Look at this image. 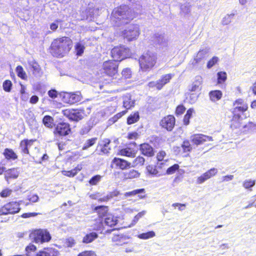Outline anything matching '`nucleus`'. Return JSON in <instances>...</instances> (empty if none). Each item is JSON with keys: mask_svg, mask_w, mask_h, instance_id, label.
<instances>
[{"mask_svg": "<svg viewBox=\"0 0 256 256\" xmlns=\"http://www.w3.org/2000/svg\"><path fill=\"white\" fill-rule=\"evenodd\" d=\"M234 108L232 110V118L230 120V128L232 129H240V132L246 133L252 131L256 126V124L250 122L242 125L241 121V114L244 113L248 108V104L244 99L239 98L233 102Z\"/></svg>", "mask_w": 256, "mask_h": 256, "instance_id": "nucleus-1", "label": "nucleus"}, {"mask_svg": "<svg viewBox=\"0 0 256 256\" xmlns=\"http://www.w3.org/2000/svg\"><path fill=\"white\" fill-rule=\"evenodd\" d=\"M134 18L132 10L126 4H122L113 9L110 20L114 26H120L130 23Z\"/></svg>", "mask_w": 256, "mask_h": 256, "instance_id": "nucleus-2", "label": "nucleus"}, {"mask_svg": "<svg viewBox=\"0 0 256 256\" xmlns=\"http://www.w3.org/2000/svg\"><path fill=\"white\" fill-rule=\"evenodd\" d=\"M72 40L68 36H62L54 39L50 46V52L56 58H62L71 50Z\"/></svg>", "mask_w": 256, "mask_h": 256, "instance_id": "nucleus-3", "label": "nucleus"}, {"mask_svg": "<svg viewBox=\"0 0 256 256\" xmlns=\"http://www.w3.org/2000/svg\"><path fill=\"white\" fill-rule=\"evenodd\" d=\"M157 60L155 52L147 51L143 53L138 59L140 68L143 71H150L156 65Z\"/></svg>", "mask_w": 256, "mask_h": 256, "instance_id": "nucleus-4", "label": "nucleus"}, {"mask_svg": "<svg viewBox=\"0 0 256 256\" xmlns=\"http://www.w3.org/2000/svg\"><path fill=\"white\" fill-rule=\"evenodd\" d=\"M110 54L113 60L120 62L130 56V49L124 46H117L112 49Z\"/></svg>", "mask_w": 256, "mask_h": 256, "instance_id": "nucleus-5", "label": "nucleus"}, {"mask_svg": "<svg viewBox=\"0 0 256 256\" xmlns=\"http://www.w3.org/2000/svg\"><path fill=\"white\" fill-rule=\"evenodd\" d=\"M62 114L70 120L78 122L86 116L84 108H66L62 110Z\"/></svg>", "mask_w": 256, "mask_h": 256, "instance_id": "nucleus-6", "label": "nucleus"}, {"mask_svg": "<svg viewBox=\"0 0 256 256\" xmlns=\"http://www.w3.org/2000/svg\"><path fill=\"white\" fill-rule=\"evenodd\" d=\"M118 64L113 60L104 61L102 64V74L112 78L118 72Z\"/></svg>", "mask_w": 256, "mask_h": 256, "instance_id": "nucleus-7", "label": "nucleus"}, {"mask_svg": "<svg viewBox=\"0 0 256 256\" xmlns=\"http://www.w3.org/2000/svg\"><path fill=\"white\" fill-rule=\"evenodd\" d=\"M22 201L9 202L0 207V216L14 214L20 210V205Z\"/></svg>", "mask_w": 256, "mask_h": 256, "instance_id": "nucleus-8", "label": "nucleus"}, {"mask_svg": "<svg viewBox=\"0 0 256 256\" xmlns=\"http://www.w3.org/2000/svg\"><path fill=\"white\" fill-rule=\"evenodd\" d=\"M72 133L70 124L68 122H58L54 126L53 134L55 136H66Z\"/></svg>", "mask_w": 256, "mask_h": 256, "instance_id": "nucleus-9", "label": "nucleus"}, {"mask_svg": "<svg viewBox=\"0 0 256 256\" xmlns=\"http://www.w3.org/2000/svg\"><path fill=\"white\" fill-rule=\"evenodd\" d=\"M31 236L36 243L47 242H50L52 238L50 232L46 230H35L32 232Z\"/></svg>", "mask_w": 256, "mask_h": 256, "instance_id": "nucleus-10", "label": "nucleus"}, {"mask_svg": "<svg viewBox=\"0 0 256 256\" xmlns=\"http://www.w3.org/2000/svg\"><path fill=\"white\" fill-rule=\"evenodd\" d=\"M176 119L172 114L163 116L159 122V126L162 130L168 132H172L176 126Z\"/></svg>", "mask_w": 256, "mask_h": 256, "instance_id": "nucleus-11", "label": "nucleus"}, {"mask_svg": "<svg viewBox=\"0 0 256 256\" xmlns=\"http://www.w3.org/2000/svg\"><path fill=\"white\" fill-rule=\"evenodd\" d=\"M140 34L138 25L132 24L122 32V36L128 41H132L136 40Z\"/></svg>", "mask_w": 256, "mask_h": 256, "instance_id": "nucleus-12", "label": "nucleus"}, {"mask_svg": "<svg viewBox=\"0 0 256 256\" xmlns=\"http://www.w3.org/2000/svg\"><path fill=\"white\" fill-rule=\"evenodd\" d=\"M111 140L106 138L98 143L96 150L98 152L100 155L108 154L110 153L112 148L110 146Z\"/></svg>", "mask_w": 256, "mask_h": 256, "instance_id": "nucleus-13", "label": "nucleus"}, {"mask_svg": "<svg viewBox=\"0 0 256 256\" xmlns=\"http://www.w3.org/2000/svg\"><path fill=\"white\" fill-rule=\"evenodd\" d=\"M190 140L193 144L198 146L204 142L212 140V138L200 134H194L190 136Z\"/></svg>", "mask_w": 256, "mask_h": 256, "instance_id": "nucleus-14", "label": "nucleus"}, {"mask_svg": "<svg viewBox=\"0 0 256 256\" xmlns=\"http://www.w3.org/2000/svg\"><path fill=\"white\" fill-rule=\"evenodd\" d=\"M112 165L114 166L116 168L121 170H124L132 166L130 162L122 158L116 157L112 160Z\"/></svg>", "mask_w": 256, "mask_h": 256, "instance_id": "nucleus-15", "label": "nucleus"}, {"mask_svg": "<svg viewBox=\"0 0 256 256\" xmlns=\"http://www.w3.org/2000/svg\"><path fill=\"white\" fill-rule=\"evenodd\" d=\"M200 82L198 81H196L192 84L191 86L188 89L187 96L189 97L192 102H194L198 98L197 92L200 90Z\"/></svg>", "mask_w": 256, "mask_h": 256, "instance_id": "nucleus-16", "label": "nucleus"}, {"mask_svg": "<svg viewBox=\"0 0 256 256\" xmlns=\"http://www.w3.org/2000/svg\"><path fill=\"white\" fill-rule=\"evenodd\" d=\"M35 141L34 140L24 139L20 142V152L23 155H29L30 152L28 148L30 147Z\"/></svg>", "mask_w": 256, "mask_h": 256, "instance_id": "nucleus-17", "label": "nucleus"}, {"mask_svg": "<svg viewBox=\"0 0 256 256\" xmlns=\"http://www.w3.org/2000/svg\"><path fill=\"white\" fill-rule=\"evenodd\" d=\"M65 102L72 104L78 102L81 100L80 95L72 92H66L63 97Z\"/></svg>", "mask_w": 256, "mask_h": 256, "instance_id": "nucleus-18", "label": "nucleus"}, {"mask_svg": "<svg viewBox=\"0 0 256 256\" xmlns=\"http://www.w3.org/2000/svg\"><path fill=\"white\" fill-rule=\"evenodd\" d=\"M93 212H96L97 214L98 218L102 220L104 218H106L108 214V207L106 206H95L93 210ZM102 226V221L100 222Z\"/></svg>", "mask_w": 256, "mask_h": 256, "instance_id": "nucleus-19", "label": "nucleus"}, {"mask_svg": "<svg viewBox=\"0 0 256 256\" xmlns=\"http://www.w3.org/2000/svg\"><path fill=\"white\" fill-rule=\"evenodd\" d=\"M58 251L52 248H44L39 250L34 256H58Z\"/></svg>", "mask_w": 256, "mask_h": 256, "instance_id": "nucleus-20", "label": "nucleus"}, {"mask_svg": "<svg viewBox=\"0 0 256 256\" xmlns=\"http://www.w3.org/2000/svg\"><path fill=\"white\" fill-rule=\"evenodd\" d=\"M140 150L142 154L148 157L153 156L154 154L153 148L148 143L140 144Z\"/></svg>", "mask_w": 256, "mask_h": 256, "instance_id": "nucleus-21", "label": "nucleus"}, {"mask_svg": "<svg viewBox=\"0 0 256 256\" xmlns=\"http://www.w3.org/2000/svg\"><path fill=\"white\" fill-rule=\"evenodd\" d=\"M182 151L180 150L181 154H182L184 157H188L190 156V152L192 150V147L188 140H183L181 144Z\"/></svg>", "mask_w": 256, "mask_h": 256, "instance_id": "nucleus-22", "label": "nucleus"}, {"mask_svg": "<svg viewBox=\"0 0 256 256\" xmlns=\"http://www.w3.org/2000/svg\"><path fill=\"white\" fill-rule=\"evenodd\" d=\"M122 106L127 111L134 106V100H132L130 94H128L123 96Z\"/></svg>", "mask_w": 256, "mask_h": 256, "instance_id": "nucleus-23", "label": "nucleus"}, {"mask_svg": "<svg viewBox=\"0 0 256 256\" xmlns=\"http://www.w3.org/2000/svg\"><path fill=\"white\" fill-rule=\"evenodd\" d=\"M136 151L134 149L126 147L120 149L118 153V155L125 156L129 158H134L136 156Z\"/></svg>", "mask_w": 256, "mask_h": 256, "instance_id": "nucleus-24", "label": "nucleus"}, {"mask_svg": "<svg viewBox=\"0 0 256 256\" xmlns=\"http://www.w3.org/2000/svg\"><path fill=\"white\" fill-rule=\"evenodd\" d=\"M222 92L220 90H212L208 92L210 100L212 102L220 100L222 97Z\"/></svg>", "mask_w": 256, "mask_h": 256, "instance_id": "nucleus-25", "label": "nucleus"}, {"mask_svg": "<svg viewBox=\"0 0 256 256\" xmlns=\"http://www.w3.org/2000/svg\"><path fill=\"white\" fill-rule=\"evenodd\" d=\"M3 155L4 158L8 160H16L18 158V156L16 154L11 148H6L4 150Z\"/></svg>", "mask_w": 256, "mask_h": 256, "instance_id": "nucleus-26", "label": "nucleus"}, {"mask_svg": "<svg viewBox=\"0 0 256 256\" xmlns=\"http://www.w3.org/2000/svg\"><path fill=\"white\" fill-rule=\"evenodd\" d=\"M206 52L204 50H200L196 54L192 61V64L194 66L200 64L205 58Z\"/></svg>", "mask_w": 256, "mask_h": 256, "instance_id": "nucleus-27", "label": "nucleus"}, {"mask_svg": "<svg viewBox=\"0 0 256 256\" xmlns=\"http://www.w3.org/2000/svg\"><path fill=\"white\" fill-rule=\"evenodd\" d=\"M82 166L81 164H78L74 168L70 170H62V172L63 175L68 177H74L77 174L82 170Z\"/></svg>", "mask_w": 256, "mask_h": 256, "instance_id": "nucleus-28", "label": "nucleus"}, {"mask_svg": "<svg viewBox=\"0 0 256 256\" xmlns=\"http://www.w3.org/2000/svg\"><path fill=\"white\" fill-rule=\"evenodd\" d=\"M104 222L106 226L112 227L117 224L118 220L112 214H108L104 218Z\"/></svg>", "mask_w": 256, "mask_h": 256, "instance_id": "nucleus-29", "label": "nucleus"}, {"mask_svg": "<svg viewBox=\"0 0 256 256\" xmlns=\"http://www.w3.org/2000/svg\"><path fill=\"white\" fill-rule=\"evenodd\" d=\"M140 115L138 112H134L132 113L126 119V123L128 125L134 124L138 122L140 120Z\"/></svg>", "mask_w": 256, "mask_h": 256, "instance_id": "nucleus-30", "label": "nucleus"}, {"mask_svg": "<svg viewBox=\"0 0 256 256\" xmlns=\"http://www.w3.org/2000/svg\"><path fill=\"white\" fill-rule=\"evenodd\" d=\"M42 122L46 127L49 128H52L54 126V118L49 115L44 116Z\"/></svg>", "mask_w": 256, "mask_h": 256, "instance_id": "nucleus-31", "label": "nucleus"}, {"mask_svg": "<svg viewBox=\"0 0 256 256\" xmlns=\"http://www.w3.org/2000/svg\"><path fill=\"white\" fill-rule=\"evenodd\" d=\"M140 176V173L136 170H131L128 172L124 173V178L125 179H132L138 178Z\"/></svg>", "mask_w": 256, "mask_h": 256, "instance_id": "nucleus-32", "label": "nucleus"}, {"mask_svg": "<svg viewBox=\"0 0 256 256\" xmlns=\"http://www.w3.org/2000/svg\"><path fill=\"white\" fill-rule=\"evenodd\" d=\"M98 237L96 232H92L86 234L82 238V242L84 244H88L93 242Z\"/></svg>", "mask_w": 256, "mask_h": 256, "instance_id": "nucleus-33", "label": "nucleus"}, {"mask_svg": "<svg viewBox=\"0 0 256 256\" xmlns=\"http://www.w3.org/2000/svg\"><path fill=\"white\" fill-rule=\"evenodd\" d=\"M194 110L193 108H190L186 111L183 118V123L185 126H187L190 124V120L192 118Z\"/></svg>", "mask_w": 256, "mask_h": 256, "instance_id": "nucleus-34", "label": "nucleus"}, {"mask_svg": "<svg viewBox=\"0 0 256 256\" xmlns=\"http://www.w3.org/2000/svg\"><path fill=\"white\" fill-rule=\"evenodd\" d=\"M152 42L156 45H160L165 42L164 36L159 34H155L152 36Z\"/></svg>", "mask_w": 256, "mask_h": 256, "instance_id": "nucleus-35", "label": "nucleus"}, {"mask_svg": "<svg viewBox=\"0 0 256 256\" xmlns=\"http://www.w3.org/2000/svg\"><path fill=\"white\" fill-rule=\"evenodd\" d=\"M36 246L32 244H30L25 248L26 256H33V254L36 250Z\"/></svg>", "mask_w": 256, "mask_h": 256, "instance_id": "nucleus-36", "label": "nucleus"}, {"mask_svg": "<svg viewBox=\"0 0 256 256\" xmlns=\"http://www.w3.org/2000/svg\"><path fill=\"white\" fill-rule=\"evenodd\" d=\"M16 71L18 77L20 78L22 80H26L27 79V76L24 70V68L21 66H18L16 67Z\"/></svg>", "mask_w": 256, "mask_h": 256, "instance_id": "nucleus-37", "label": "nucleus"}, {"mask_svg": "<svg viewBox=\"0 0 256 256\" xmlns=\"http://www.w3.org/2000/svg\"><path fill=\"white\" fill-rule=\"evenodd\" d=\"M227 79V74L225 72H219L217 73V84H222Z\"/></svg>", "mask_w": 256, "mask_h": 256, "instance_id": "nucleus-38", "label": "nucleus"}, {"mask_svg": "<svg viewBox=\"0 0 256 256\" xmlns=\"http://www.w3.org/2000/svg\"><path fill=\"white\" fill-rule=\"evenodd\" d=\"M256 180H246L242 182V186L246 190H252V188L256 184Z\"/></svg>", "mask_w": 256, "mask_h": 256, "instance_id": "nucleus-39", "label": "nucleus"}, {"mask_svg": "<svg viewBox=\"0 0 256 256\" xmlns=\"http://www.w3.org/2000/svg\"><path fill=\"white\" fill-rule=\"evenodd\" d=\"M145 159L142 156H137L132 162L133 167L142 166L144 164Z\"/></svg>", "mask_w": 256, "mask_h": 256, "instance_id": "nucleus-40", "label": "nucleus"}, {"mask_svg": "<svg viewBox=\"0 0 256 256\" xmlns=\"http://www.w3.org/2000/svg\"><path fill=\"white\" fill-rule=\"evenodd\" d=\"M174 76V74H164L162 76L161 78L159 79V80L160 82H162L164 86L165 84L170 82V80Z\"/></svg>", "mask_w": 256, "mask_h": 256, "instance_id": "nucleus-41", "label": "nucleus"}, {"mask_svg": "<svg viewBox=\"0 0 256 256\" xmlns=\"http://www.w3.org/2000/svg\"><path fill=\"white\" fill-rule=\"evenodd\" d=\"M74 49L76 56H80L84 53L85 47L84 44L80 42H77L74 46Z\"/></svg>", "mask_w": 256, "mask_h": 256, "instance_id": "nucleus-42", "label": "nucleus"}, {"mask_svg": "<svg viewBox=\"0 0 256 256\" xmlns=\"http://www.w3.org/2000/svg\"><path fill=\"white\" fill-rule=\"evenodd\" d=\"M97 140V138H92L88 140L85 142L84 146H82V150H87L88 148H90V146H92L96 144Z\"/></svg>", "mask_w": 256, "mask_h": 256, "instance_id": "nucleus-43", "label": "nucleus"}, {"mask_svg": "<svg viewBox=\"0 0 256 256\" xmlns=\"http://www.w3.org/2000/svg\"><path fill=\"white\" fill-rule=\"evenodd\" d=\"M12 87V84L9 80H5L2 84V88L4 92H11Z\"/></svg>", "mask_w": 256, "mask_h": 256, "instance_id": "nucleus-44", "label": "nucleus"}, {"mask_svg": "<svg viewBox=\"0 0 256 256\" xmlns=\"http://www.w3.org/2000/svg\"><path fill=\"white\" fill-rule=\"evenodd\" d=\"M147 172L152 176H156L158 174V172L156 169V167L154 165H148L146 167Z\"/></svg>", "mask_w": 256, "mask_h": 256, "instance_id": "nucleus-45", "label": "nucleus"}, {"mask_svg": "<svg viewBox=\"0 0 256 256\" xmlns=\"http://www.w3.org/2000/svg\"><path fill=\"white\" fill-rule=\"evenodd\" d=\"M18 172L16 168L9 169L7 172L8 177L10 178H16L18 177Z\"/></svg>", "mask_w": 256, "mask_h": 256, "instance_id": "nucleus-46", "label": "nucleus"}, {"mask_svg": "<svg viewBox=\"0 0 256 256\" xmlns=\"http://www.w3.org/2000/svg\"><path fill=\"white\" fill-rule=\"evenodd\" d=\"M155 235V232L154 231H150L139 234L138 238L142 240H146L154 237Z\"/></svg>", "mask_w": 256, "mask_h": 256, "instance_id": "nucleus-47", "label": "nucleus"}, {"mask_svg": "<svg viewBox=\"0 0 256 256\" xmlns=\"http://www.w3.org/2000/svg\"><path fill=\"white\" fill-rule=\"evenodd\" d=\"M102 178V176L100 175H95L88 180V183L90 186L96 185L100 181Z\"/></svg>", "mask_w": 256, "mask_h": 256, "instance_id": "nucleus-48", "label": "nucleus"}, {"mask_svg": "<svg viewBox=\"0 0 256 256\" xmlns=\"http://www.w3.org/2000/svg\"><path fill=\"white\" fill-rule=\"evenodd\" d=\"M127 112L126 110H122L120 112L117 113L110 118V120L112 123H114L117 122L120 118L124 116Z\"/></svg>", "mask_w": 256, "mask_h": 256, "instance_id": "nucleus-49", "label": "nucleus"}, {"mask_svg": "<svg viewBox=\"0 0 256 256\" xmlns=\"http://www.w3.org/2000/svg\"><path fill=\"white\" fill-rule=\"evenodd\" d=\"M219 58L218 56H214L210 58L207 62L206 67L210 69L218 62Z\"/></svg>", "mask_w": 256, "mask_h": 256, "instance_id": "nucleus-50", "label": "nucleus"}, {"mask_svg": "<svg viewBox=\"0 0 256 256\" xmlns=\"http://www.w3.org/2000/svg\"><path fill=\"white\" fill-rule=\"evenodd\" d=\"M12 192V190L9 188H4L0 192V196L2 198H6L9 197Z\"/></svg>", "mask_w": 256, "mask_h": 256, "instance_id": "nucleus-51", "label": "nucleus"}, {"mask_svg": "<svg viewBox=\"0 0 256 256\" xmlns=\"http://www.w3.org/2000/svg\"><path fill=\"white\" fill-rule=\"evenodd\" d=\"M186 108L183 104L178 105L175 110V114L178 116L182 114L185 112Z\"/></svg>", "mask_w": 256, "mask_h": 256, "instance_id": "nucleus-52", "label": "nucleus"}, {"mask_svg": "<svg viewBox=\"0 0 256 256\" xmlns=\"http://www.w3.org/2000/svg\"><path fill=\"white\" fill-rule=\"evenodd\" d=\"M144 192H145V190H144V188L134 190L132 191L126 192L124 194V196L126 197H128V196H135L140 193Z\"/></svg>", "mask_w": 256, "mask_h": 256, "instance_id": "nucleus-53", "label": "nucleus"}, {"mask_svg": "<svg viewBox=\"0 0 256 256\" xmlns=\"http://www.w3.org/2000/svg\"><path fill=\"white\" fill-rule=\"evenodd\" d=\"M218 173V170L214 168H212L206 172L204 174L208 178V179L211 178L215 176Z\"/></svg>", "mask_w": 256, "mask_h": 256, "instance_id": "nucleus-54", "label": "nucleus"}, {"mask_svg": "<svg viewBox=\"0 0 256 256\" xmlns=\"http://www.w3.org/2000/svg\"><path fill=\"white\" fill-rule=\"evenodd\" d=\"M78 256H97V254L94 250H86L80 252Z\"/></svg>", "mask_w": 256, "mask_h": 256, "instance_id": "nucleus-55", "label": "nucleus"}, {"mask_svg": "<svg viewBox=\"0 0 256 256\" xmlns=\"http://www.w3.org/2000/svg\"><path fill=\"white\" fill-rule=\"evenodd\" d=\"M179 165L177 164H174L172 166L169 167L166 171L168 174H172L176 172L179 169Z\"/></svg>", "mask_w": 256, "mask_h": 256, "instance_id": "nucleus-56", "label": "nucleus"}, {"mask_svg": "<svg viewBox=\"0 0 256 256\" xmlns=\"http://www.w3.org/2000/svg\"><path fill=\"white\" fill-rule=\"evenodd\" d=\"M234 15H235L234 14L232 13V14H227L226 16L223 18V19L222 20V24L223 25H227V24H229L231 22V20Z\"/></svg>", "mask_w": 256, "mask_h": 256, "instance_id": "nucleus-57", "label": "nucleus"}, {"mask_svg": "<svg viewBox=\"0 0 256 256\" xmlns=\"http://www.w3.org/2000/svg\"><path fill=\"white\" fill-rule=\"evenodd\" d=\"M122 74L124 78H130L132 77V71L129 68H125L122 70Z\"/></svg>", "mask_w": 256, "mask_h": 256, "instance_id": "nucleus-58", "label": "nucleus"}, {"mask_svg": "<svg viewBox=\"0 0 256 256\" xmlns=\"http://www.w3.org/2000/svg\"><path fill=\"white\" fill-rule=\"evenodd\" d=\"M27 199L29 201V202L26 204L28 205L38 202V196L36 194H30L28 196Z\"/></svg>", "mask_w": 256, "mask_h": 256, "instance_id": "nucleus-59", "label": "nucleus"}, {"mask_svg": "<svg viewBox=\"0 0 256 256\" xmlns=\"http://www.w3.org/2000/svg\"><path fill=\"white\" fill-rule=\"evenodd\" d=\"M166 156V152L164 150H160L156 156V158L158 162H162Z\"/></svg>", "mask_w": 256, "mask_h": 256, "instance_id": "nucleus-60", "label": "nucleus"}, {"mask_svg": "<svg viewBox=\"0 0 256 256\" xmlns=\"http://www.w3.org/2000/svg\"><path fill=\"white\" fill-rule=\"evenodd\" d=\"M146 212L143 210L138 212L136 216H134L132 220V224H135L138 220L142 218L145 214Z\"/></svg>", "mask_w": 256, "mask_h": 256, "instance_id": "nucleus-61", "label": "nucleus"}, {"mask_svg": "<svg viewBox=\"0 0 256 256\" xmlns=\"http://www.w3.org/2000/svg\"><path fill=\"white\" fill-rule=\"evenodd\" d=\"M208 180V178L204 173L196 178V183L198 184H202L206 180Z\"/></svg>", "mask_w": 256, "mask_h": 256, "instance_id": "nucleus-62", "label": "nucleus"}, {"mask_svg": "<svg viewBox=\"0 0 256 256\" xmlns=\"http://www.w3.org/2000/svg\"><path fill=\"white\" fill-rule=\"evenodd\" d=\"M120 194V192L117 190H114L113 191L110 192L107 194L110 200L114 198V197L118 196Z\"/></svg>", "mask_w": 256, "mask_h": 256, "instance_id": "nucleus-63", "label": "nucleus"}, {"mask_svg": "<svg viewBox=\"0 0 256 256\" xmlns=\"http://www.w3.org/2000/svg\"><path fill=\"white\" fill-rule=\"evenodd\" d=\"M48 96L52 98H56L58 96V92L54 89L50 90L48 92Z\"/></svg>", "mask_w": 256, "mask_h": 256, "instance_id": "nucleus-64", "label": "nucleus"}]
</instances>
